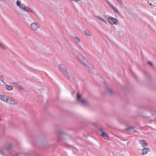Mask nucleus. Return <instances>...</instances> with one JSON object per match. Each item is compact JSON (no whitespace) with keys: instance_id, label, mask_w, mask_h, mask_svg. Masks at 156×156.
<instances>
[{"instance_id":"nucleus-25","label":"nucleus","mask_w":156,"mask_h":156,"mask_svg":"<svg viewBox=\"0 0 156 156\" xmlns=\"http://www.w3.org/2000/svg\"><path fill=\"white\" fill-rule=\"evenodd\" d=\"M147 63L150 66H153V64L151 62H148Z\"/></svg>"},{"instance_id":"nucleus-28","label":"nucleus","mask_w":156,"mask_h":156,"mask_svg":"<svg viewBox=\"0 0 156 156\" xmlns=\"http://www.w3.org/2000/svg\"><path fill=\"white\" fill-rule=\"evenodd\" d=\"M150 5H151V3H150Z\"/></svg>"},{"instance_id":"nucleus-7","label":"nucleus","mask_w":156,"mask_h":156,"mask_svg":"<svg viewBox=\"0 0 156 156\" xmlns=\"http://www.w3.org/2000/svg\"><path fill=\"white\" fill-rule=\"evenodd\" d=\"M108 20L109 23L112 25H117L118 23L117 19L110 16L108 18Z\"/></svg>"},{"instance_id":"nucleus-2","label":"nucleus","mask_w":156,"mask_h":156,"mask_svg":"<svg viewBox=\"0 0 156 156\" xmlns=\"http://www.w3.org/2000/svg\"><path fill=\"white\" fill-rule=\"evenodd\" d=\"M77 57L82 64L87 67V69L91 73V72L90 71V69H93L94 68L93 66L92 67V68H90L88 66L87 64L88 63V62L87 59L81 54H78L77 56Z\"/></svg>"},{"instance_id":"nucleus-27","label":"nucleus","mask_w":156,"mask_h":156,"mask_svg":"<svg viewBox=\"0 0 156 156\" xmlns=\"http://www.w3.org/2000/svg\"><path fill=\"white\" fill-rule=\"evenodd\" d=\"M109 93L111 94V90H109Z\"/></svg>"},{"instance_id":"nucleus-16","label":"nucleus","mask_w":156,"mask_h":156,"mask_svg":"<svg viewBox=\"0 0 156 156\" xmlns=\"http://www.w3.org/2000/svg\"><path fill=\"white\" fill-rule=\"evenodd\" d=\"M5 87L6 90H12L13 87L11 86L8 85L6 84H5Z\"/></svg>"},{"instance_id":"nucleus-1","label":"nucleus","mask_w":156,"mask_h":156,"mask_svg":"<svg viewBox=\"0 0 156 156\" xmlns=\"http://www.w3.org/2000/svg\"><path fill=\"white\" fill-rule=\"evenodd\" d=\"M16 5L23 10L26 12H30L32 13L35 14L37 16L36 12L35 11H33L29 7L26 5L24 4L21 3L20 1L19 0L17 1Z\"/></svg>"},{"instance_id":"nucleus-5","label":"nucleus","mask_w":156,"mask_h":156,"mask_svg":"<svg viewBox=\"0 0 156 156\" xmlns=\"http://www.w3.org/2000/svg\"><path fill=\"white\" fill-rule=\"evenodd\" d=\"M40 27L41 25L39 23L35 22L31 24L30 28L32 30L36 31Z\"/></svg>"},{"instance_id":"nucleus-12","label":"nucleus","mask_w":156,"mask_h":156,"mask_svg":"<svg viewBox=\"0 0 156 156\" xmlns=\"http://www.w3.org/2000/svg\"><path fill=\"white\" fill-rule=\"evenodd\" d=\"M7 97V96L0 95V100L6 102Z\"/></svg>"},{"instance_id":"nucleus-19","label":"nucleus","mask_w":156,"mask_h":156,"mask_svg":"<svg viewBox=\"0 0 156 156\" xmlns=\"http://www.w3.org/2000/svg\"><path fill=\"white\" fill-rule=\"evenodd\" d=\"M12 84L13 85L16 87H18V86L19 85L20 83L19 82H12Z\"/></svg>"},{"instance_id":"nucleus-23","label":"nucleus","mask_w":156,"mask_h":156,"mask_svg":"<svg viewBox=\"0 0 156 156\" xmlns=\"http://www.w3.org/2000/svg\"><path fill=\"white\" fill-rule=\"evenodd\" d=\"M0 80L3 83L5 84V83L4 82V81H3V76L0 75Z\"/></svg>"},{"instance_id":"nucleus-18","label":"nucleus","mask_w":156,"mask_h":156,"mask_svg":"<svg viewBox=\"0 0 156 156\" xmlns=\"http://www.w3.org/2000/svg\"><path fill=\"white\" fill-rule=\"evenodd\" d=\"M84 33L85 34L88 36H90L92 35L91 33L88 30H85Z\"/></svg>"},{"instance_id":"nucleus-11","label":"nucleus","mask_w":156,"mask_h":156,"mask_svg":"<svg viewBox=\"0 0 156 156\" xmlns=\"http://www.w3.org/2000/svg\"><path fill=\"white\" fill-rule=\"evenodd\" d=\"M139 143L141 144L142 147H146L147 146V144L145 141L144 140H139Z\"/></svg>"},{"instance_id":"nucleus-4","label":"nucleus","mask_w":156,"mask_h":156,"mask_svg":"<svg viewBox=\"0 0 156 156\" xmlns=\"http://www.w3.org/2000/svg\"><path fill=\"white\" fill-rule=\"evenodd\" d=\"M60 71L63 73L64 75L68 78H69L67 71L66 67L64 65H60L59 66Z\"/></svg>"},{"instance_id":"nucleus-15","label":"nucleus","mask_w":156,"mask_h":156,"mask_svg":"<svg viewBox=\"0 0 156 156\" xmlns=\"http://www.w3.org/2000/svg\"><path fill=\"white\" fill-rule=\"evenodd\" d=\"M150 151V149L148 148H145L143 149L142 151V154H145Z\"/></svg>"},{"instance_id":"nucleus-17","label":"nucleus","mask_w":156,"mask_h":156,"mask_svg":"<svg viewBox=\"0 0 156 156\" xmlns=\"http://www.w3.org/2000/svg\"><path fill=\"white\" fill-rule=\"evenodd\" d=\"M96 17L98 19L101 20V21H102V22H103L104 23H105V24H107L106 21L103 19L100 16H96Z\"/></svg>"},{"instance_id":"nucleus-22","label":"nucleus","mask_w":156,"mask_h":156,"mask_svg":"<svg viewBox=\"0 0 156 156\" xmlns=\"http://www.w3.org/2000/svg\"><path fill=\"white\" fill-rule=\"evenodd\" d=\"M12 144L11 143H9L8 144L7 147L8 149H10L12 148Z\"/></svg>"},{"instance_id":"nucleus-10","label":"nucleus","mask_w":156,"mask_h":156,"mask_svg":"<svg viewBox=\"0 0 156 156\" xmlns=\"http://www.w3.org/2000/svg\"><path fill=\"white\" fill-rule=\"evenodd\" d=\"M72 38L77 44H79L80 41V39L77 37L72 36Z\"/></svg>"},{"instance_id":"nucleus-9","label":"nucleus","mask_w":156,"mask_h":156,"mask_svg":"<svg viewBox=\"0 0 156 156\" xmlns=\"http://www.w3.org/2000/svg\"><path fill=\"white\" fill-rule=\"evenodd\" d=\"M106 2L109 5L115 13H119V11L118 9L115 7L108 0H107L106 1Z\"/></svg>"},{"instance_id":"nucleus-13","label":"nucleus","mask_w":156,"mask_h":156,"mask_svg":"<svg viewBox=\"0 0 156 156\" xmlns=\"http://www.w3.org/2000/svg\"><path fill=\"white\" fill-rule=\"evenodd\" d=\"M135 128V127L134 126H128L126 129V130H129L130 131H133Z\"/></svg>"},{"instance_id":"nucleus-24","label":"nucleus","mask_w":156,"mask_h":156,"mask_svg":"<svg viewBox=\"0 0 156 156\" xmlns=\"http://www.w3.org/2000/svg\"><path fill=\"white\" fill-rule=\"evenodd\" d=\"M117 1L121 5H122L123 4V2L122 0H117Z\"/></svg>"},{"instance_id":"nucleus-20","label":"nucleus","mask_w":156,"mask_h":156,"mask_svg":"<svg viewBox=\"0 0 156 156\" xmlns=\"http://www.w3.org/2000/svg\"><path fill=\"white\" fill-rule=\"evenodd\" d=\"M23 18L25 20H26L28 18V16L26 14H23L22 15Z\"/></svg>"},{"instance_id":"nucleus-8","label":"nucleus","mask_w":156,"mask_h":156,"mask_svg":"<svg viewBox=\"0 0 156 156\" xmlns=\"http://www.w3.org/2000/svg\"><path fill=\"white\" fill-rule=\"evenodd\" d=\"M66 134L62 131H58L57 133V136L59 139H62L66 136Z\"/></svg>"},{"instance_id":"nucleus-26","label":"nucleus","mask_w":156,"mask_h":156,"mask_svg":"<svg viewBox=\"0 0 156 156\" xmlns=\"http://www.w3.org/2000/svg\"><path fill=\"white\" fill-rule=\"evenodd\" d=\"M0 2H2L4 3L5 2L4 0H0Z\"/></svg>"},{"instance_id":"nucleus-21","label":"nucleus","mask_w":156,"mask_h":156,"mask_svg":"<svg viewBox=\"0 0 156 156\" xmlns=\"http://www.w3.org/2000/svg\"><path fill=\"white\" fill-rule=\"evenodd\" d=\"M20 90H24V88L20 85H19L17 87Z\"/></svg>"},{"instance_id":"nucleus-6","label":"nucleus","mask_w":156,"mask_h":156,"mask_svg":"<svg viewBox=\"0 0 156 156\" xmlns=\"http://www.w3.org/2000/svg\"><path fill=\"white\" fill-rule=\"evenodd\" d=\"M6 102L13 105H16L17 104V102L14 98L9 97H7Z\"/></svg>"},{"instance_id":"nucleus-3","label":"nucleus","mask_w":156,"mask_h":156,"mask_svg":"<svg viewBox=\"0 0 156 156\" xmlns=\"http://www.w3.org/2000/svg\"><path fill=\"white\" fill-rule=\"evenodd\" d=\"M77 100L78 102L81 105L86 106L89 104V102L86 99L83 98L79 92L76 93Z\"/></svg>"},{"instance_id":"nucleus-14","label":"nucleus","mask_w":156,"mask_h":156,"mask_svg":"<svg viewBox=\"0 0 156 156\" xmlns=\"http://www.w3.org/2000/svg\"><path fill=\"white\" fill-rule=\"evenodd\" d=\"M99 131L102 133L101 136L104 138H105V137L107 138L108 137V136L105 133L103 132V129H100Z\"/></svg>"}]
</instances>
